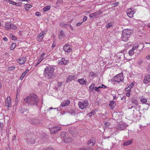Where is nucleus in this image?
I'll return each mask as SVG.
<instances>
[{"mask_svg":"<svg viewBox=\"0 0 150 150\" xmlns=\"http://www.w3.org/2000/svg\"><path fill=\"white\" fill-rule=\"evenodd\" d=\"M38 98L37 96L33 93L29 96H27L23 99V102L26 104L32 106L34 105L37 106L38 102Z\"/></svg>","mask_w":150,"mask_h":150,"instance_id":"obj_1","label":"nucleus"},{"mask_svg":"<svg viewBox=\"0 0 150 150\" xmlns=\"http://www.w3.org/2000/svg\"><path fill=\"white\" fill-rule=\"evenodd\" d=\"M54 68L53 67L50 66L47 67L44 72V75L46 77H48L49 79H54Z\"/></svg>","mask_w":150,"mask_h":150,"instance_id":"obj_2","label":"nucleus"},{"mask_svg":"<svg viewBox=\"0 0 150 150\" xmlns=\"http://www.w3.org/2000/svg\"><path fill=\"white\" fill-rule=\"evenodd\" d=\"M132 33V30L129 29L124 30L122 31V40L123 41L126 42L128 40Z\"/></svg>","mask_w":150,"mask_h":150,"instance_id":"obj_3","label":"nucleus"},{"mask_svg":"<svg viewBox=\"0 0 150 150\" xmlns=\"http://www.w3.org/2000/svg\"><path fill=\"white\" fill-rule=\"evenodd\" d=\"M88 104V102L86 100L83 102H79L78 103L79 108L82 110H83L86 108Z\"/></svg>","mask_w":150,"mask_h":150,"instance_id":"obj_4","label":"nucleus"},{"mask_svg":"<svg viewBox=\"0 0 150 150\" xmlns=\"http://www.w3.org/2000/svg\"><path fill=\"white\" fill-rule=\"evenodd\" d=\"M123 75L122 74H120L115 76L112 79V81L120 82V81H122L123 79L121 78V76Z\"/></svg>","mask_w":150,"mask_h":150,"instance_id":"obj_5","label":"nucleus"},{"mask_svg":"<svg viewBox=\"0 0 150 150\" xmlns=\"http://www.w3.org/2000/svg\"><path fill=\"white\" fill-rule=\"evenodd\" d=\"M96 143L95 139L93 137H91L87 142V145L88 147H91Z\"/></svg>","mask_w":150,"mask_h":150,"instance_id":"obj_6","label":"nucleus"},{"mask_svg":"<svg viewBox=\"0 0 150 150\" xmlns=\"http://www.w3.org/2000/svg\"><path fill=\"white\" fill-rule=\"evenodd\" d=\"M61 127L59 126H55L50 128V131L51 134L55 133L60 130Z\"/></svg>","mask_w":150,"mask_h":150,"instance_id":"obj_7","label":"nucleus"},{"mask_svg":"<svg viewBox=\"0 0 150 150\" xmlns=\"http://www.w3.org/2000/svg\"><path fill=\"white\" fill-rule=\"evenodd\" d=\"M68 131L73 137H76V136L77 133L76 132L75 129L74 127H69V128Z\"/></svg>","mask_w":150,"mask_h":150,"instance_id":"obj_8","label":"nucleus"},{"mask_svg":"<svg viewBox=\"0 0 150 150\" xmlns=\"http://www.w3.org/2000/svg\"><path fill=\"white\" fill-rule=\"evenodd\" d=\"M127 15L129 18H131L133 17L134 14V13L133 9L129 8L127 10Z\"/></svg>","mask_w":150,"mask_h":150,"instance_id":"obj_9","label":"nucleus"},{"mask_svg":"<svg viewBox=\"0 0 150 150\" xmlns=\"http://www.w3.org/2000/svg\"><path fill=\"white\" fill-rule=\"evenodd\" d=\"M63 49L65 52L69 53L70 52L72 49L70 46L68 44H66L64 46Z\"/></svg>","mask_w":150,"mask_h":150,"instance_id":"obj_10","label":"nucleus"},{"mask_svg":"<svg viewBox=\"0 0 150 150\" xmlns=\"http://www.w3.org/2000/svg\"><path fill=\"white\" fill-rule=\"evenodd\" d=\"M58 64L60 65H66L69 62L68 60L65 59V58H62L61 60H58Z\"/></svg>","mask_w":150,"mask_h":150,"instance_id":"obj_11","label":"nucleus"},{"mask_svg":"<svg viewBox=\"0 0 150 150\" xmlns=\"http://www.w3.org/2000/svg\"><path fill=\"white\" fill-rule=\"evenodd\" d=\"M30 123L33 125H38L40 123V122L38 119L34 118L31 120Z\"/></svg>","mask_w":150,"mask_h":150,"instance_id":"obj_12","label":"nucleus"},{"mask_svg":"<svg viewBox=\"0 0 150 150\" xmlns=\"http://www.w3.org/2000/svg\"><path fill=\"white\" fill-rule=\"evenodd\" d=\"M133 115L134 116V117L136 119H139V117H140L141 116V112L139 111L136 110L135 112L133 113Z\"/></svg>","mask_w":150,"mask_h":150,"instance_id":"obj_13","label":"nucleus"},{"mask_svg":"<svg viewBox=\"0 0 150 150\" xmlns=\"http://www.w3.org/2000/svg\"><path fill=\"white\" fill-rule=\"evenodd\" d=\"M19 112L21 113H23L24 112L27 114L29 113V109L24 108H20L19 110Z\"/></svg>","mask_w":150,"mask_h":150,"instance_id":"obj_14","label":"nucleus"},{"mask_svg":"<svg viewBox=\"0 0 150 150\" xmlns=\"http://www.w3.org/2000/svg\"><path fill=\"white\" fill-rule=\"evenodd\" d=\"M144 82L145 83H148L150 81V75L147 74L146 75L144 79Z\"/></svg>","mask_w":150,"mask_h":150,"instance_id":"obj_15","label":"nucleus"},{"mask_svg":"<svg viewBox=\"0 0 150 150\" xmlns=\"http://www.w3.org/2000/svg\"><path fill=\"white\" fill-rule=\"evenodd\" d=\"M26 61V58L25 57H22L18 60V62L20 64H24Z\"/></svg>","mask_w":150,"mask_h":150,"instance_id":"obj_16","label":"nucleus"},{"mask_svg":"<svg viewBox=\"0 0 150 150\" xmlns=\"http://www.w3.org/2000/svg\"><path fill=\"white\" fill-rule=\"evenodd\" d=\"M75 79V76L74 75H70L68 76L67 79V82L69 83L72 80H74Z\"/></svg>","mask_w":150,"mask_h":150,"instance_id":"obj_17","label":"nucleus"},{"mask_svg":"<svg viewBox=\"0 0 150 150\" xmlns=\"http://www.w3.org/2000/svg\"><path fill=\"white\" fill-rule=\"evenodd\" d=\"M26 142L28 144H33L35 143V139L34 138H32L29 140L27 139Z\"/></svg>","mask_w":150,"mask_h":150,"instance_id":"obj_18","label":"nucleus"},{"mask_svg":"<svg viewBox=\"0 0 150 150\" xmlns=\"http://www.w3.org/2000/svg\"><path fill=\"white\" fill-rule=\"evenodd\" d=\"M10 99V98H8V97L5 100V105L8 107V108H9L10 106L11 105Z\"/></svg>","mask_w":150,"mask_h":150,"instance_id":"obj_19","label":"nucleus"},{"mask_svg":"<svg viewBox=\"0 0 150 150\" xmlns=\"http://www.w3.org/2000/svg\"><path fill=\"white\" fill-rule=\"evenodd\" d=\"M115 105L116 103L114 101H111L109 104V107L112 109H113L115 108Z\"/></svg>","mask_w":150,"mask_h":150,"instance_id":"obj_20","label":"nucleus"},{"mask_svg":"<svg viewBox=\"0 0 150 150\" xmlns=\"http://www.w3.org/2000/svg\"><path fill=\"white\" fill-rule=\"evenodd\" d=\"M126 128L125 125L123 124H119L117 128L119 130H124Z\"/></svg>","mask_w":150,"mask_h":150,"instance_id":"obj_21","label":"nucleus"},{"mask_svg":"<svg viewBox=\"0 0 150 150\" xmlns=\"http://www.w3.org/2000/svg\"><path fill=\"white\" fill-rule=\"evenodd\" d=\"M70 102V100H69L64 101L61 103V106L62 107L67 106L69 105Z\"/></svg>","mask_w":150,"mask_h":150,"instance_id":"obj_22","label":"nucleus"},{"mask_svg":"<svg viewBox=\"0 0 150 150\" xmlns=\"http://www.w3.org/2000/svg\"><path fill=\"white\" fill-rule=\"evenodd\" d=\"M60 25L62 28H67L69 27L68 24H65L64 22H62L60 23Z\"/></svg>","mask_w":150,"mask_h":150,"instance_id":"obj_23","label":"nucleus"},{"mask_svg":"<svg viewBox=\"0 0 150 150\" xmlns=\"http://www.w3.org/2000/svg\"><path fill=\"white\" fill-rule=\"evenodd\" d=\"M93 13L94 18H97L100 15L102 14V12L101 11H99L97 12H95Z\"/></svg>","mask_w":150,"mask_h":150,"instance_id":"obj_24","label":"nucleus"},{"mask_svg":"<svg viewBox=\"0 0 150 150\" xmlns=\"http://www.w3.org/2000/svg\"><path fill=\"white\" fill-rule=\"evenodd\" d=\"M59 39H61L63 37H64L65 36V34L64 33L62 30H60V34L59 35Z\"/></svg>","mask_w":150,"mask_h":150,"instance_id":"obj_25","label":"nucleus"},{"mask_svg":"<svg viewBox=\"0 0 150 150\" xmlns=\"http://www.w3.org/2000/svg\"><path fill=\"white\" fill-rule=\"evenodd\" d=\"M78 81L81 84H86V81H85L83 78L79 79Z\"/></svg>","mask_w":150,"mask_h":150,"instance_id":"obj_26","label":"nucleus"},{"mask_svg":"<svg viewBox=\"0 0 150 150\" xmlns=\"http://www.w3.org/2000/svg\"><path fill=\"white\" fill-rule=\"evenodd\" d=\"M60 135L62 139V140H64V139H65L66 138V132H62L60 134Z\"/></svg>","mask_w":150,"mask_h":150,"instance_id":"obj_27","label":"nucleus"},{"mask_svg":"<svg viewBox=\"0 0 150 150\" xmlns=\"http://www.w3.org/2000/svg\"><path fill=\"white\" fill-rule=\"evenodd\" d=\"M11 23H8L5 24V28L7 30H9L11 29Z\"/></svg>","mask_w":150,"mask_h":150,"instance_id":"obj_28","label":"nucleus"},{"mask_svg":"<svg viewBox=\"0 0 150 150\" xmlns=\"http://www.w3.org/2000/svg\"><path fill=\"white\" fill-rule=\"evenodd\" d=\"M131 101L132 103L134 104L135 105H138V102L137 100L134 99V98L131 99Z\"/></svg>","mask_w":150,"mask_h":150,"instance_id":"obj_29","label":"nucleus"},{"mask_svg":"<svg viewBox=\"0 0 150 150\" xmlns=\"http://www.w3.org/2000/svg\"><path fill=\"white\" fill-rule=\"evenodd\" d=\"M64 141L65 143H69L72 142V139L70 137H67L64 139Z\"/></svg>","mask_w":150,"mask_h":150,"instance_id":"obj_30","label":"nucleus"},{"mask_svg":"<svg viewBox=\"0 0 150 150\" xmlns=\"http://www.w3.org/2000/svg\"><path fill=\"white\" fill-rule=\"evenodd\" d=\"M79 150H93V149L91 147L86 146L83 148H81Z\"/></svg>","mask_w":150,"mask_h":150,"instance_id":"obj_31","label":"nucleus"},{"mask_svg":"<svg viewBox=\"0 0 150 150\" xmlns=\"http://www.w3.org/2000/svg\"><path fill=\"white\" fill-rule=\"evenodd\" d=\"M132 142V141L129 140L127 142H124L123 144V145L125 146H128L130 145Z\"/></svg>","mask_w":150,"mask_h":150,"instance_id":"obj_32","label":"nucleus"},{"mask_svg":"<svg viewBox=\"0 0 150 150\" xmlns=\"http://www.w3.org/2000/svg\"><path fill=\"white\" fill-rule=\"evenodd\" d=\"M95 84L94 83H93L91 84L89 87V88L90 89V92L91 93L93 91V88H94L95 86Z\"/></svg>","mask_w":150,"mask_h":150,"instance_id":"obj_33","label":"nucleus"},{"mask_svg":"<svg viewBox=\"0 0 150 150\" xmlns=\"http://www.w3.org/2000/svg\"><path fill=\"white\" fill-rule=\"evenodd\" d=\"M68 112L70 113L71 115H76L75 110L73 109H71Z\"/></svg>","mask_w":150,"mask_h":150,"instance_id":"obj_34","label":"nucleus"},{"mask_svg":"<svg viewBox=\"0 0 150 150\" xmlns=\"http://www.w3.org/2000/svg\"><path fill=\"white\" fill-rule=\"evenodd\" d=\"M50 6H46L43 8V11H46L49 10V9H50Z\"/></svg>","mask_w":150,"mask_h":150,"instance_id":"obj_35","label":"nucleus"},{"mask_svg":"<svg viewBox=\"0 0 150 150\" xmlns=\"http://www.w3.org/2000/svg\"><path fill=\"white\" fill-rule=\"evenodd\" d=\"M90 77H96L97 76V74H96L94 73L93 72H91L89 75Z\"/></svg>","mask_w":150,"mask_h":150,"instance_id":"obj_36","label":"nucleus"},{"mask_svg":"<svg viewBox=\"0 0 150 150\" xmlns=\"http://www.w3.org/2000/svg\"><path fill=\"white\" fill-rule=\"evenodd\" d=\"M43 58L42 57H40L38 60L37 62V64L35 65V66H37L41 62Z\"/></svg>","mask_w":150,"mask_h":150,"instance_id":"obj_37","label":"nucleus"},{"mask_svg":"<svg viewBox=\"0 0 150 150\" xmlns=\"http://www.w3.org/2000/svg\"><path fill=\"white\" fill-rule=\"evenodd\" d=\"M25 6L26 10L27 11L29 10V8H30L32 6L31 5L28 4H25Z\"/></svg>","mask_w":150,"mask_h":150,"instance_id":"obj_38","label":"nucleus"},{"mask_svg":"<svg viewBox=\"0 0 150 150\" xmlns=\"http://www.w3.org/2000/svg\"><path fill=\"white\" fill-rule=\"evenodd\" d=\"M16 43H13L11 44L10 47V49L11 50H13L14 49L16 46Z\"/></svg>","mask_w":150,"mask_h":150,"instance_id":"obj_39","label":"nucleus"},{"mask_svg":"<svg viewBox=\"0 0 150 150\" xmlns=\"http://www.w3.org/2000/svg\"><path fill=\"white\" fill-rule=\"evenodd\" d=\"M134 50L132 49H132L130 50L129 52L128 53L129 55L132 56V55L134 54Z\"/></svg>","mask_w":150,"mask_h":150,"instance_id":"obj_40","label":"nucleus"},{"mask_svg":"<svg viewBox=\"0 0 150 150\" xmlns=\"http://www.w3.org/2000/svg\"><path fill=\"white\" fill-rule=\"evenodd\" d=\"M104 124L105 127L107 128H109L110 125V123L109 122H105Z\"/></svg>","mask_w":150,"mask_h":150,"instance_id":"obj_41","label":"nucleus"},{"mask_svg":"<svg viewBox=\"0 0 150 150\" xmlns=\"http://www.w3.org/2000/svg\"><path fill=\"white\" fill-rule=\"evenodd\" d=\"M96 114L95 111L93 110H92L90 113L88 114V115H89V116L91 115H94Z\"/></svg>","mask_w":150,"mask_h":150,"instance_id":"obj_42","label":"nucleus"},{"mask_svg":"<svg viewBox=\"0 0 150 150\" xmlns=\"http://www.w3.org/2000/svg\"><path fill=\"white\" fill-rule=\"evenodd\" d=\"M112 26V23H109L106 25V28L107 29H108L110 27Z\"/></svg>","mask_w":150,"mask_h":150,"instance_id":"obj_43","label":"nucleus"},{"mask_svg":"<svg viewBox=\"0 0 150 150\" xmlns=\"http://www.w3.org/2000/svg\"><path fill=\"white\" fill-rule=\"evenodd\" d=\"M139 46V45H138V43L135 44L133 47L132 49L134 50L135 49H137Z\"/></svg>","mask_w":150,"mask_h":150,"instance_id":"obj_44","label":"nucleus"},{"mask_svg":"<svg viewBox=\"0 0 150 150\" xmlns=\"http://www.w3.org/2000/svg\"><path fill=\"white\" fill-rule=\"evenodd\" d=\"M11 28H12V29H13V30H16V29L17 27H16L14 25L11 23Z\"/></svg>","mask_w":150,"mask_h":150,"instance_id":"obj_45","label":"nucleus"},{"mask_svg":"<svg viewBox=\"0 0 150 150\" xmlns=\"http://www.w3.org/2000/svg\"><path fill=\"white\" fill-rule=\"evenodd\" d=\"M140 101L141 102L144 103H145L147 102V100L145 98L141 99Z\"/></svg>","mask_w":150,"mask_h":150,"instance_id":"obj_46","label":"nucleus"},{"mask_svg":"<svg viewBox=\"0 0 150 150\" xmlns=\"http://www.w3.org/2000/svg\"><path fill=\"white\" fill-rule=\"evenodd\" d=\"M40 35L39 36V40H38L39 41V42L41 41L42 39H43V38L42 37V35H41V33H40Z\"/></svg>","mask_w":150,"mask_h":150,"instance_id":"obj_47","label":"nucleus"},{"mask_svg":"<svg viewBox=\"0 0 150 150\" xmlns=\"http://www.w3.org/2000/svg\"><path fill=\"white\" fill-rule=\"evenodd\" d=\"M94 89L95 90V91H96L97 92H100V91L98 87H95Z\"/></svg>","mask_w":150,"mask_h":150,"instance_id":"obj_48","label":"nucleus"},{"mask_svg":"<svg viewBox=\"0 0 150 150\" xmlns=\"http://www.w3.org/2000/svg\"><path fill=\"white\" fill-rule=\"evenodd\" d=\"M15 66H12V67H8V70H14L15 69Z\"/></svg>","mask_w":150,"mask_h":150,"instance_id":"obj_49","label":"nucleus"},{"mask_svg":"<svg viewBox=\"0 0 150 150\" xmlns=\"http://www.w3.org/2000/svg\"><path fill=\"white\" fill-rule=\"evenodd\" d=\"M119 4V3L118 2H117L115 3H113L112 5H113L112 7H115L117 5Z\"/></svg>","mask_w":150,"mask_h":150,"instance_id":"obj_50","label":"nucleus"},{"mask_svg":"<svg viewBox=\"0 0 150 150\" xmlns=\"http://www.w3.org/2000/svg\"><path fill=\"white\" fill-rule=\"evenodd\" d=\"M44 150H54V149L52 147H50L45 148Z\"/></svg>","mask_w":150,"mask_h":150,"instance_id":"obj_51","label":"nucleus"},{"mask_svg":"<svg viewBox=\"0 0 150 150\" xmlns=\"http://www.w3.org/2000/svg\"><path fill=\"white\" fill-rule=\"evenodd\" d=\"M56 4H62L63 3L62 0H58L56 2Z\"/></svg>","mask_w":150,"mask_h":150,"instance_id":"obj_52","label":"nucleus"},{"mask_svg":"<svg viewBox=\"0 0 150 150\" xmlns=\"http://www.w3.org/2000/svg\"><path fill=\"white\" fill-rule=\"evenodd\" d=\"M8 1L9 2V3L10 4L15 5V2L13 1H11L10 0H8Z\"/></svg>","mask_w":150,"mask_h":150,"instance_id":"obj_53","label":"nucleus"},{"mask_svg":"<svg viewBox=\"0 0 150 150\" xmlns=\"http://www.w3.org/2000/svg\"><path fill=\"white\" fill-rule=\"evenodd\" d=\"M29 71V69H27L22 75H24V76H25L26 74L27 73V72Z\"/></svg>","mask_w":150,"mask_h":150,"instance_id":"obj_54","label":"nucleus"},{"mask_svg":"<svg viewBox=\"0 0 150 150\" xmlns=\"http://www.w3.org/2000/svg\"><path fill=\"white\" fill-rule=\"evenodd\" d=\"M35 14L36 16H40L41 15V14L39 12H36L35 13Z\"/></svg>","mask_w":150,"mask_h":150,"instance_id":"obj_55","label":"nucleus"},{"mask_svg":"<svg viewBox=\"0 0 150 150\" xmlns=\"http://www.w3.org/2000/svg\"><path fill=\"white\" fill-rule=\"evenodd\" d=\"M3 124L2 122H0V127L1 129H2L3 127Z\"/></svg>","mask_w":150,"mask_h":150,"instance_id":"obj_56","label":"nucleus"},{"mask_svg":"<svg viewBox=\"0 0 150 150\" xmlns=\"http://www.w3.org/2000/svg\"><path fill=\"white\" fill-rule=\"evenodd\" d=\"M134 85V83H132L130 84L129 86H128V87L130 88H132L133 87Z\"/></svg>","mask_w":150,"mask_h":150,"instance_id":"obj_57","label":"nucleus"},{"mask_svg":"<svg viewBox=\"0 0 150 150\" xmlns=\"http://www.w3.org/2000/svg\"><path fill=\"white\" fill-rule=\"evenodd\" d=\"M89 16L91 18H93L92 19H93L94 18V15H93V13L90 14L89 15Z\"/></svg>","mask_w":150,"mask_h":150,"instance_id":"obj_58","label":"nucleus"},{"mask_svg":"<svg viewBox=\"0 0 150 150\" xmlns=\"http://www.w3.org/2000/svg\"><path fill=\"white\" fill-rule=\"evenodd\" d=\"M62 84V82H59L58 83V84H57V86L58 87H59L61 86Z\"/></svg>","mask_w":150,"mask_h":150,"instance_id":"obj_59","label":"nucleus"},{"mask_svg":"<svg viewBox=\"0 0 150 150\" xmlns=\"http://www.w3.org/2000/svg\"><path fill=\"white\" fill-rule=\"evenodd\" d=\"M147 70L148 72L150 73V64H149L147 67Z\"/></svg>","mask_w":150,"mask_h":150,"instance_id":"obj_60","label":"nucleus"},{"mask_svg":"<svg viewBox=\"0 0 150 150\" xmlns=\"http://www.w3.org/2000/svg\"><path fill=\"white\" fill-rule=\"evenodd\" d=\"M146 58L147 60H149L150 59V54L147 55L146 57Z\"/></svg>","mask_w":150,"mask_h":150,"instance_id":"obj_61","label":"nucleus"},{"mask_svg":"<svg viewBox=\"0 0 150 150\" xmlns=\"http://www.w3.org/2000/svg\"><path fill=\"white\" fill-rule=\"evenodd\" d=\"M11 39L13 40H16L17 39V38L15 36H12Z\"/></svg>","mask_w":150,"mask_h":150,"instance_id":"obj_62","label":"nucleus"},{"mask_svg":"<svg viewBox=\"0 0 150 150\" xmlns=\"http://www.w3.org/2000/svg\"><path fill=\"white\" fill-rule=\"evenodd\" d=\"M87 18V17L86 16H84L83 18V22L86 21Z\"/></svg>","mask_w":150,"mask_h":150,"instance_id":"obj_63","label":"nucleus"},{"mask_svg":"<svg viewBox=\"0 0 150 150\" xmlns=\"http://www.w3.org/2000/svg\"><path fill=\"white\" fill-rule=\"evenodd\" d=\"M101 85H102V87L103 88H107V86L104 85L103 84H102Z\"/></svg>","mask_w":150,"mask_h":150,"instance_id":"obj_64","label":"nucleus"}]
</instances>
